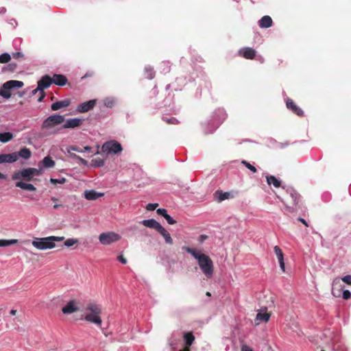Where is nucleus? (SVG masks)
Listing matches in <instances>:
<instances>
[{"label":"nucleus","instance_id":"51","mask_svg":"<svg viewBox=\"0 0 351 351\" xmlns=\"http://www.w3.org/2000/svg\"><path fill=\"white\" fill-rule=\"evenodd\" d=\"M45 93L44 92V90H42V91H40V96L38 99V101L40 102L43 100V99L45 98Z\"/></svg>","mask_w":351,"mask_h":351},{"label":"nucleus","instance_id":"24","mask_svg":"<svg viewBox=\"0 0 351 351\" xmlns=\"http://www.w3.org/2000/svg\"><path fill=\"white\" fill-rule=\"evenodd\" d=\"M16 155L17 159L21 157L24 159H29L31 157L32 152L29 148L23 147L19 150V152H14Z\"/></svg>","mask_w":351,"mask_h":351},{"label":"nucleus","instance_id":"9","mask_svg":"<svg viewBox=\"0 0 351 351\" xmlns=\"http://www.w3.org/2000/svg\"><path fill=\"white\" fill-rule=\"evenodd\" d=\"M122 149L121 145L116 141H107L101 147V151L107 154H119Z\"/></svg>","mask_w":351,"mask_h":351},{"label":"nucleus","instance_id":"43","mask_svg":"<svg viewBox=\"0 0 351 351\" xmlns=\"http://www.w3.org/2000/svg\"><path fill=\"white\" fill-rule=\"evenodd\" d=\"M158 206V204H148L146 206V209L147 210H150V211H152V210H154Z\"/></svg>","mask_w":351,"mask_h":351},{"label":"nucleus","instance_id":"53","mask_svg":"<svg viewBox=\"0 0 351 351\" xmlns=\"http://www.w3.org/2000/svg\"><path fill=\"white\" fill-rule=\"evenodd\" d=\"M278 262H279V264H280V269H282V272H285V266L284 260L279 261Z\"/></svg>","mask_w":351,"mask_h":351},{"label":"nucleus","instance_id":"23","mask_svg":"<svg viewBox=\"0 0 351 351\" xmlns=\"http://www.w3.org/2000/svg\"><path fill=\"white\" fill-rule=\"evenodd\" d=\"M71 101L69 99H66L62 101H56L51 104V110L53 111L58 110L62 108L67 107L70 105Z\"/></svg>","mask_w":351,"mask_h":351},{"label":"nucleus","instance_id":"58","mask_svg":"<svg viewBox=\"0 0 351 351\" xmlns=\"http://www.w3.org/2000/svg\"><path fill=\"white\" fill-rule=\"evenodd\" d=\"M38 91H40V90H38V87H37L36 89H34V90H33L32 91V95H36Z\"/></svg>","mask_w":351,"mask_h":351},{"label":"nucleus","instance_id":"28","mask_svg":"<svg viewBox=\"0 0 351 351\" xmlns=\"http://www.w3.org/2000/svg\"><path fill=\"white\" fill-rule=\"evenodd\" d=\"M270 313L267 312L262 313L260 311L256 314V319L263 322H267L270 318Z\"/></svg>","mask_w":351,"mask_h":351},{"label":"nucleus","instance_id":"16","mask_svg":"<svg viewBox=\"0 0 351 351\" xmlns=\"http://www.w3.org/2000/svg\"><path fill=\"white\" fill-rule=\"evenodd\" d=\"M56 165L55 161L50 157L46 156L38 163L39 169L43 171V169L53 168Z\"/></svg>","mask_w":351,"mask_h":351},{"label":"nucleus","instance_id":"34","mask_svg":"<svg viewBox=\"0 0 351 351\" xmlns=\"http://www.w3.org/2000/svg\"><path fill=\"white\" fill-rule=\"evenodd\" d=\"M216 194H219L218 202H222L230 197V193L228 192L217 191Z\"/></svg>","mask_w":351,"mask_h":351},{"label":"nucleus","instance_id":"41","mask_svg":"<svg viewBox=\"0 0 351 351\" xmlns=\"http://www.w3.org/2000/svg\"><path fill=\"white\" fill-rule=\"evenodd\" d=\"M167 221L168 222L169 224L170 225H173V224H175L176 223V221L174 220L169 215H166V216H165L164 217Z\"/></svg>","mask_w":351,"mask_h":351},{"label":"nucleus","instance_id":"56","mask_svg":"<svg viewBox=\"0 0 351 351\" xmlns=\"http://www.w3.org/2000/svg\"><path fill=\"white\" fill-rule=\"evenodd\" d=\"M73 156H74V157H75V158H78V159L81 161V162H82V164H84V165H86L87 162H86V160H84V159L82 158L81 157H80V156H76V155H74Z\"/></svg>","mask_w":351,"mask_h":351},{"label":"nucleus","instance_id":"19","mask_svg":"<svg viewBox=\"0 0 351 351\" xmlns=\"http://www.w3.org/2000/svg\"><path fill=\"white\" fill-rule=\"evenodd\" d=\"M141 223L145 227H148V228H150L155 229L158 232L162 227L157 221H156L154 219H145V220L142 221Z\"/></svg>","mask_w":351,"mask_h":351},{"label":"nucleus","instance_id":"33","mask_svg":"<svg viewBox=\"0 0 351 351\" xmlns=\"http://www.w3.org/2000/svg\"><path fill=\"white\" fill-rule=\"evenodd\" d=\"M274 251L275 254L276 255V257H277L278 261L284 260V254H283L281 249L279 247V246L276 245L274 247Z\"/></svg>","mask_w":351,"mask_h":351},{"label":"nucleus","instance_id":"8","mask_svg":"<svg viewBox=\"0 0 351 351\" xmlns=\"http://www.w3.org/2000/svg\"><path fill=\"white\" fill-rule=\"evenodd\" d=\"M121 239V236L114 232H103L99 236V242L104 245H110Z\"/></svg>","mask_w":351,"mask_h":351},{"label":"nucleus","instance_id":"11","mask_svg":"<svg viewBox=\"0 0 351 351\" xmlns=\"http://www.w3.org/2000/svg\"><path fill=\"white\" fill-rule=\"evenodd\" d=\"M79 311V307L77 305L75 300H71L67 302V304L62 307V311L64 314H71Z\"/></svg>","mask_w":351,"mask_h":351},{"label":"nucleus","instance_id":"36","mask_svg":"<svg viewBox=\"0 0 351 351\" xmlns=\"http://www.w3.org/2000/svg\"><path fill=\"white\" fill-rule=\"evenodd\" d=\"M91 165L94 167H100L104 165V160L101 158H95L92 160Z\"/></svg>","mask_w":351,"mask_h":351},{"label":"nucleus","instance_id":"57","mask_svg":"<svg viewBox=\"0 0 351 351\" xmlns=\"http://www.w3.org/2000/svg\"><path fill=\"white\" fill-rule=\"evenodd\" d=\"M298 220L299 221L302 222L305 226H306V227L308 226V224L303 218L299 217Z\"/></svg>","mask_w":351,"mask_h":351},{"label":"nucleus","instance_id":"21","mask_svg":"<svg viewBox=\"0 0 351 351\" xmlns=\"http://www.w3.org/2000/svg\"><path fill=\"white\" fill-rule=\"evenodd\" d=\"M51 78L53 83L60 86H63L67 83V78L64 75L54 74Z\"/></svg>","mask_w":351,"mask_h":351},{"label":"nucleus","instance_id":"7","mask_svg":"<svg viewBox=\"0 0 351 351\" xmlns=\"http://www.w3.org/2000/svg\"><path fill=\"white\" fill-rule=\"evenodd\" d=\"M64 121V117L59 114H53L47 117L42 124V129L50 130Z\"/></svg>","mask_w":351,"mask_h":351},{"label":"nucleus","instance_id":"1","mask_svg":"<svg viewBox=\"0 0 351 351\" xmlns=\"http://www.w3.org/2000/svg\"><path fill=\"white\" fill-rule=\"evenodd\" d=\"M42 174L43 171L40 169L24 168L14 172L12 175V180H19L15 183V186L18 188L29 191H36V188L32 184L25 182L34 181L35 176H40Z\"/></svg>","mask_w":351,"mask_h":351},{"label":"nucleus","instance_id":"45","mask_svg":"<svg viewBox=\"0 0 351 351\" xmlns=\"http://www.w3.org/2000/svg\"><path fill=\"white\" fill-rule=\"evenodd\" d=\"M14 59H20V58H23V54L21 52H14V53H12V56H11Z\"/></svg>","mask_w":351,"mask_h":351},{"label":"nucleus","instance_id":"39","mask_svg":"<svg viewBox=\"0 0 351 351\" xmlns=\"http://www.w3.org/2000/svg\"><path fill=\"white\" fill-rule=\"evenodd\" d=\"M66 180L64 178H62L61 179H56V178H51L50 182L53 184H64L66 182Z\"/></svg>","mask_w":351,"mask_h":351},{"label":"nucleus","instance_id":"5","mask_svg":"<svg viewBox=\"0 0 351 351\" xmlns=\"http://www.w3.org/2000/svg\"><path fill=\"white\" fill-rule=\"evenodd\" d=\"M24 85L23 82L18 80H9L5 82L0 88V96L5 99H9L11 97L10 90L14 88H21Z\"/></svg>","mask_w":351,"mask_h":351},{"label":"nucleus","instance_id":"47","mask_svg":"<svg viewBox=\"0 0 351 351\" xmlns=\"http://www.w3.org/2000/svg\"><path fill=\"white\" fill-rule=\"evenodd\" d=\"M342 296L344 300H348L351 296V293L349 290H345L343 291Z\"/></svg>","mask_w":351,"mask_h":351},{"label":"nucleus","instance_id":"61","mask_svg":"<svg viewBox=\"0 0 351 351\" xmlns=\"http://www.w3.org/2000/svg\"><path fill=\"white\" fill-rule=\"evenodd\" d=\"M16 313V310H14V309H12L10 311V314L12 315H15Z\"/></svg>","mask_w":351,"mask_h":351},{"label":"nucleus","instance_id":"42","mask_svg":"<svg viewBox=\"0 0 351 351\" xmlns=\"http://www.w3.org/2000/svg\"><path fill=\"white\" fill-rule=\"evenodd\" d=\"M341 280L343 282L346 283L347 285H351V276L350 275H347V276H343L341 278Z\"/></svg>","mask_w":351,"mask_h":351},{"label":"nucleus","instance_id":"40","mask_svg":"<svg viewBox=\"0 0 351 351\" xmlns=\"http://www.w3.org/2000/svg\"><path fill=\"white\" fill-rule=\"evenodd\" d=\"M169 344L173 350H176L177 349V343L176 339L171 338L169 341Z\"/></svg>","mask_w":351,"mask_h":351},{"label":"nucleus","instance_id":"20","mask_svg":"<svg viewBox=\"0 0 351 351\" xmlns=\"http://www.w3.org/2000/svg\"><path fill=\"white\" fill-rule=\"evenodd\" d=\"M84 197L88 200H95L97 198L104 196L103 193H98L95 190H86L84 191Z\"/></svg>","mask_w":351,"mask_h":351},{"label":"nucleus","instance_id":"52","mask_svg":"<svg viewBox=\"0 0 351 351\" xmlns=\"http://www.w3.org/2000/svg\"><path fill=\"white\" fill-rule=\"evenodd\" d=\"M104 104L108 107H112L113 105V101L112 100L106 99Z\"/></svg>","mask_w":351,"mask_h":351},{"label":"nucleus","instance_id":"62","mask_svg":"<svg viewBox=\"0 0 351 351\" xmlns=\"http://www.w3.org/2000/svg\"><path fill=\"white\" fill-rule=\"evenodd\" d=\"M90 149H91V148H90V147H89V146H86V147H84V150H85V151L90 150Z\"/></svg>","mask_w":351,"mask_h":351},{"label":"nucleus","instance_id":"25","mask_svg":"<svg viewBox=\"0 0 351 351\" xmlns=\"http://www.w3.org/2000/svg\"><path fill=\"white\" fill-rule=\"evenodd\" d=\"M158 232L164 237L166 243L169 245L173 244V239L171 238L169 232L165 228L162 227Z\"/></svg>","mask_w":351,"mask_h":351},{"label":"nucleus","instance_id":"64","mask_svg":"<svg viewBox=\"0 0 351 351\" xmlns=\"http://www.w3.org/2000/svg\"><path fill=\"white\" fill-rule=\"evenodd\" d=\"M51 200H52L53 202H56V201H57L58 199H57L56 197H52V198H51Z\"/></svg>","mask_w":351,"mask_h":351},{"label":"nucleus","instance_id":"31","mask_svg":"<svg viewBox=\"0 0 351 351\" xmlns=\"http://www.w3.org/2000/svg\"><path fill=\"white\" fill-rule=\"evenodd\" d=\"M145 77L147 79L152 80L155 76V72H154L153 68H152L150 66L145 67Z\"/></svg>","mask_w":351,"mask_h":351},{"label":"nucleus","instance_id":"26","mask_svg":"<svg viewBox=\"0 0 351 351\" xmlns=\"http://www.w3.org/2000/svg\"><path fill=\"white\" fill-rule=\"evenodd\" d=\"M266 180L269 185H274L276 188H279L281 185V181L274 176H267Z\"/></svg>","mask_w":351,"mask_h":351},{"label":"nucleus","instance_id":"13","mask_svg":"<svg viewBox=\"0 0 351 351\" xmlns=\"http://www.w3.org/2000/svg\"><path fill=\"white\" fill-rule=\"evenodd\" d=\"M53 84L52 78L48 75H45L38 82V90L40 91L43 90L45 88H47Z\"/></svg>","mask_w":351,"mask_h":351},{"label":"nucleus","instance_id":"48","mask_svg":"<svg viewBox=\"0 0 351 351\" xmlns=\"http://www.w3.org/2000/svg\"><path fill=\"white\" fill-rule=\"evenodd\" d=\"M241 351H254V350L251 347H250L245 344H243L241 346Z\"/></svg>","mask_w":351,"mask_h":351},{"label":"nucleus","instance_id":"59","mask_svg":"<svg viewBox=\"0 0 351 351\" xmlns=\"http://www.w3.org/2000/svg\"><path fill=\"white\" fill-rule=\"evenodd\" d=\"M0 179H6V176L2 173L0 172Z\"/></svg>","mask_w":351,"mask_h":351},{"label":"nucleus","instance_id":"15","mask_svg":"<svg viewBox=\"0 0 351 351\" xmlns=\"http://www.w3.org/2000/svg\"><path fill=\"white\" fill-rule=\"evenodd\" d=\"M96 104L95 99H91L88 101L84 102L80 104L77 107V110L80 112H86L90 110L93 109Z\"/></svg>","mask_w":351,"mask_h":351},{"label":"nucleus","instance_id":"4","mask_svg":"<svg viewBox=\"0 0 351 351\" xmlns=\"http://www.w3.org/2000/svg\"><path fill=\"white\" fill-rule=\"evenodd\" d=\"M85 311L86 313L84 318V320L101 327L102 324V319L100 317L102 312L101 306L95 303L90 302L86 305Z\"/></svg>","mask_w":351,"mask_h":351},{"label":"nucleus","instance_id":"10","mask_svg":"<svg viewBox=\"0 0 351 351\" xmlns=\"http://www.w3.org/2000/svg\"><path fill=\"white\" fill-rule=\"evenodd\" d=\"M239 56L247 60H253L255 58L256 51L251 47H243L238 51Z\"/></svg>","mask_w":351,"mask_h":351},{"label":"nucleus","instance_id":"49","mask_svg":"<svg viewBox=\"0 0 351 351\" xmlns=\"http://www.w3.org/2000/svg\"><path fill=\"white\" fill-rule=\"evenodd\" d=\"M117 260L122 264H126L128 262L127 259L121 254L117 256Z\"/></svg>","mask_w":351,"mask_h":351},{"label":"nucleus","instance_id":"38","mask_svg":"<svg viewBox=\"0 0 351 351\" xmlns=\"http://www.w3.org/2000/svg\"><path fill=\"white\" fill-rule=\"evenodd\" d=\"M241 163L245 166L246 168H247L249 170L252 171L253 173H256L257 171L256 168L252 165L250 163L247 162L246 160H242Z\"/></svg>","mask_w":351,"mask_h":351},{"label":"nucleus","instance_id":"27","mask_svg":"<svg viewBox=\"0 0 351 351\" xmlns=\"http://www.w3.org/2000/svg\"><path fill=\"white\" fill-rule=\"evenodd\" d=\"M17 69V64L14 62H11L6 66H4L1 69V72L3 73H13Z\"/></svg>","mask_w":351,"mask_h":351},{"label":"nucleus","instance_id":"18","mask_svg":"<svg viewBox=\"0 0 351 351\" xmlns=\"http://www.w3.org/2000/svg\"><path fill=\"white\" fill-rule=\"evenodd\" d=\"M17 160L15 153L0 154V164L9 162L12 163Z\"/></svg>","mask_w":351,"mask_h":351},{"label":"nucleus","instance_id":"37","mask_svg":"<svg viewBox=\"0 0 351 351\" xmlns=\"http://www.w3.org/2000/svg\"><path fill=\"white\" fill-rule=\"evenodd\" d=\"M78 243L77 239H68L64 241V245L69 247Z\"/></svg>","mask_w":351,"mask_h":351},{"label":"nucleus","instance_id":"50","mask_svg":"<svg viewBox=\"0 0 351 351\" xmlns=\"http://www.w3.org/2000/svg\"><path fill=\"white\" fill-rule=\"evenodd\" d=\"M71 150L82 152V151L80 150V149L78 147L73 146V145L70 146L69 147L68 152H70Z\"/></svg>","mask_w":351,"mask_h":351},{"label":"nucleus","instance_id":"29","mask_svg":"<svg viewBox=\"0 0 351 351\" xmlns=\"http://www.w3.org/2000/svg\"><path fill=\"white\" fill-rule=\"evenodd\" d=\"M13 138V134L11 132L0 133V141L1 143H8Z\"/></svg>","mask_w":351,"mask_h":351},{"label":"nucleus","instance_id":"54","mask_svg":"<svg viewBox=\"0 0 351 351\" xmlns=\"http://www.w3.org/2000/svg\"><path fill=\"white\" fill-rule=\"evenodd\" d=\"M94 75V73L93 71H89V72H87L83 77L82 78H86V77H92Z\"/></svg>","mask_w":351,"mask_h":351},{"label":"nucleus","instance_id":"14","mask_svg":"<svg viewBox=\"0 0 351 351\" xmlns=\"http://www.w3.org/2000/svg\"><path fill=\"white\" fill-rule=\"evenodd\" d=\"M286 105L287 108L291 110L294 114L299 117L304 116V111L299 106H298L291 99H287Z\"/></svg>","mask_w":351,"mask_h":351},{"label":"nucleus","instance_id":"17","mask_svg":"<svg viewBox=\"0 0 351 351\" xmlns=\"http://www.w3.org/2000/svg\"><path fill=\"white\" fill-rule=\"evenodd\" d=\"M82 124V120L78 118L69 119L66 121L62 128H75Z\"/></svg>","mask_w":351,"mask_h":351},{"label":"nucleus","instance_id":"46","mask_svg":"<svg viewBox=\"0 0 351 351\" xmlns=\"http://www.w3.org/2000/svg\"><path fill=\"white\" fill-rule=\"evenodd\" d=\"M51 239L52 242L55 243V242H59V241H63L64 239V237L51 236Z\"/></svg>","mask_w":351,"mask_h":351},{"label":"nucleus","instance_id":"55","mask_svg":"<svg viewBox=\"0 0 351 351\" xmlns=\"http://www.w3.org/2000/svg\"><path fill=\"white\" fill-rule=\"evenodd\" d=\"M207 239V236L204 234H202L199 238V241L202 243Z\"/></svg>","mask_w":351,"mask_h":351},{"label":"nucleus","instance_id":"63","mask_svg":"<svg viewBox=\"0 0 351 351\" xmlns=\"http://www.w3.org/2000/svg\"><path fill=\"white\" fill-rule=\"evenodd\" d=\"M157 93H158L157 90H156V89H154V90H153V94H154V95H156V94H157Z\"/></svg>","mask_w":351,"mask_h":351},{"label":"nucleus","instance_id":"12","mask_svg":"<svg viewBox=\"0 0 351 351\" xmlns=\"http://www.w3.org/2000/svg\"><path fill=\"white\" fill-rule=\"evenodd\" d=\"M183 338L184 347L180 350V351H191L190 347L195 341V336L193 335L192 332H187L184 334Z\"/></svg>","mask_w":351,"mask_h":351},{"label":"nucleus","instance_id":"60","mask_svg":"<svg viewBox=\"0 0 351 351\" xmlns=\"http://www.w3.org/2000/svg\"><path fill=\"white\" fill-rule=\"evenodd\" d=\"M63 207L62 204H55L53 205V208L57 209L58 208Z\"/></svg>","mask_w":351,"mask_h":351},{"label":"nucleus","instance_id":"3","mask_svg":"<svg viewBox=\"0 0 351 351\" xmlns=\"http://www.w3.org/2000/svg\"><path fill=\"white\" fill-rule=\"evenodd\" d=\"M285 191V194L282 196H278V197L285 204L287 212L294 213L298 210L300 195L293 187L289 186Z\"/></svg>","mask_w":351,"mask_h":351},{"label":"nucleus","instance_id":"6","mask_svg":"<svg viewBox=\"0 0 351 351\" xmlns=\"http://www.w3.org/2000/svg\"><path fill=\"white\" fill-rule=\"evenodd\" d=\"M32 244L39 250H51L56 247V243L52 242L51 237L35 238Z\"/></svg>","mask_w":351,"mask_h":351},{"label":"nucleus","instance_id":"35","mask_svg":"<svg viewBox=\"0 0 351 351\" xmlns=\"http://www.w3.org/2000/svg\"><path fill=\"white\" fill-rule=\"evenodd\" d=\"M340 283V280L339 278H336L333 280V283H332V293L334 296L335 297H339L340 296V290H337V291H335V287L339 284Z\"/></svg>","mask_w":351,"mask_h":351},{"label":"nucleus","instance_id":"22","mask_svg":"<svg viewBox=\"0 0 351 351\" xmlns=\"http://www.w3.org/2000/svg\"><path fill=\"white\" fill-rule=\"evenodd\" d=\"M273 20L269 16H264L258 21V25L261 28H268L272 26Z\"/></svg>","mask_w":351,"mask_h":351},{"label":"nucleus","instance_id":"30","mask_svg":"<svg viewBox=\"0 0 351 351\" xmlns=\"http://www.w3.org/2000/svg\"><path fill=\"white\" fill-rule=\"evenodd\" d=\"M18 242L17 239H0V247H7L14 244H16Z\"/></svg>","mask_w":351,"mask_h":351},{"label":"nucleus","instance_id":"44","mask_svg":"<svg viewBox=\"0 0 351 351\" xmlns=\"http://www.w3.org/2000/svg\"><path fill=\"white\" fill-rule=\"evenodd\" d=\"M156 213L158 215H161L163 217L167 215V210L165 208H158L157 209Z\"/></svg>","mask_w":351,"mask_h":351},{"label":"nucleus","instance_id":"32","mask_svg":"<svg viewBox=\"0 0 351 351\" xmlns=\"http://www.w3.org/2000/svg\"><path fill=\"white\" fill-rule=\"evenodd\" d=\"M12 56L8 53H4L0 55V63L5 64L10 62Z\"/></svg>","mask_w":351,"mask_h":351},{"label":"nucleus","instance_id":"2","mask_svg":"<svg viewBox=\"0 0 351 351\" xmlns=\"http://www.w3.org/2000/svg\"><path fill=\"white\" fill-rule=\"evenodd\" d=\"M182 250L191 254L198 261V265L203 274L207 278H211L214 273V265L211 258L201 251L187 247H182Z\"/></svg>","mask_w":351,"mask_h":351}]
</instances>
